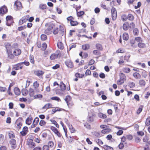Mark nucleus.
Returning a JSON list of instances; mask_svg holds the SVG:
<instances>
[{"label":"nucleus","mask_w":150,"mask_h":150,"mask_svg":"<svg viewBox=\"0 0 150 150\" xmlns=\"http://www.w3.org/2000/svg\"><path fill=\"white\" fill-rule=\"evenodd\" d=\"M51 129L54 132L55 134H57L58 137H61V135L60 133L55 127H51Z\"/></svg>","instance_id":"nucleus-9"},{"label":"nucleus","mask_w":150,"mask_h":150,"mask_svg":"<svg viewBox=\"0 0 150 150\" xmlns=\"http://www.w3.org/2000/svg\"><path fill=\"white\" fill-rule=\"evenodd\" d=\"M117 53H123L125 52V51L122 49H119L116 51V52Z\"/></svg>","instance_id":"nucleus-57"},{"label":"nucleus","mask_w":150,"mask_h":150,"mask_svg":"<svg viewBox=\"0 0 150 150\" xmlns=\"http://www.w3.org/2000/svg\"><path fill=\"white\" fill-rule=\"evenodd\" d=\"M71 98L69 96H67L64 99L65 101L68 105V103L69 102L71 101Z\"/></svg>","instance_id":"nucleus-30"},{"label":"nucleus","mask_w":150,"mask_h":150,"mask_svg":"<svg viewBox=\"0 0 150 150\" xmlns=\"http://www.w3.org/2000/svg\"><path fill=\"white\" fill-rule=\"evenodd\" d=\"M96 48L100 50H102L103 49V47L101 45L99 44H96Z\"/></svg>","instance_id":"nucleus-37"},{"label":"nucleus","mask_w":150,"mask_h":150,"mask_svg":"<svg viewBox=\"0 0 150 150\" xmlns=\"http://www.w3.org/2000/svg\"><path fill=\"white\" fill-rule=\"evenodd\" d=\"M145 123L147 126H149L150 125V117H149L146 119Z\"/></svg>","instance_id":"nucleus-46"},{"label":"nucleus","mask_w":150,"mask_h":150,"mask_svg":"<svg viewBox=\"0 0 150 150\" xmlns=\"http://www.w3.org/2000/svg\"><path fill=\"white\" fill-rule=\"evenodd\" d=\"M22 120V118L21 117H19L18 119L17 120L16 123H17V126L18 127V128L19 129L21 128V126H22V123L21 122H18V121H21Z\"/></svg>","instance_id":"nucleus-14"},{"label":"nucleus","mask_w":150,"mask_h":150,"mask_svg":"<svg viewBox=\"0 0 150 150\" xmlns=\"http://www.w3.org/2000/svg\"><path fill=\"white\" fill-rule=\"evenodd\" d=\"M28 128L27 127H24L22 131L20 132L21 134L23 136H25L27 134Z\"/></svg>","instance_id":"nucleus-11"},{"label":"nucleus","mask_w":150,"mask_h":150,"mask_svg":"<svg viewBox=\"0 0 150 150\" xmlns=\"http://www.w3.org/2000/svg\"><path fill=\"white\" fill-rule=\"evenodd\" d=\"M59 30V29L58 28H54L53 33L54 35H56L58 33Z\"/></svg>","instance_id":"nucleus-47"},{"label":"nucleus","mask_w":150,"mask_h":150,"mask_svg":"<svg viewBox=\"0 0 150 150\" xmlns=\"http://www.w3.org/2000/svg\"><path fill=\"white\" fill-rule=\"evenodd\" d=\"M43 150H49V146L47 145H44L42 148Z\"/></svg>","instance_id":"nucleus-63"},{"label":"nucleus","mask_w":150,"mask_h":150,"mask_svg":"<svg viewBox=\"0 0 150 150\" xmlns=\"http://www.w3.org/2000/svg\"><path fill=\"white\" fill-rule=\"evenodd\" d=\"M138 46L141 48L145 47L146 45L142 42H139L138 44Z\"/></svg>","instance_id":"nucleus-32"},{"label":"nucleus","mask_w":150,"mask_h":150,"mask_svg":"<svg viewBox=\"0 0 150 150\" xmlns=\"http://www.w3.org/2000/svg\"><path fill=\"white\" fill-rule=\"evenodd\" d=\"M93 119L92 116H89L87 119V121L89 122H91L93 121Z\"/></svg>","instance_id":"nucleus-51"},{"label":"nucleus","mask_w":150,"mask_h":150,"mask_svg":"<svg viewBox=\"0 0 150 150\" xmlns=\"http://www.w3.org/2000/svg\"><path fill=\"white\" fill-rule=\"evenodd\" d=\"M139 84L140 86H144L146 84L145 81L142 79L140 80L139 81Z\"/></svg>","instance_id":"nucleus-24"},{"label":"nucleus","mask_w":150,"mask_h":150,"mask_svg":"<svg viewBox=\"0 0 150 150\" xmlns=\"http://www.w3.org/2000/svg\"><path fill=\"white\" fill-rule=\"evenodd\" d=\"M128 85L130 88H133L135 86V84L132 82H129L128 83Z\"/></svg>","instance_id":"nucleus-35"},{"label":"nucleus","mask_w":150,"mask_h":150,"mask_svg":"<svg viewBox=\"0 0 150 150\" xmlns=\"http://www.w3.org/2000/svg\"><path fill=\"white\" fill-rule=\"evenodd\" d=\"M134 77L136 79H139L140 78V74L137 72H135L133 74Z\"/></svg>","instance_id":"nucleus-34"},{"label":"nucleus","mask_w":150,"mask_h":150,"mask_svg":"<svg viewBox=\"0 0 150 150\" xmlns=\"http://www.w3.org/2000/svg\"><path fill=\"white\" fill-rule=\"evenodd\" d=\"M14 5L16 7H15V10L16 11L20 10L22 8V6L21 3L19 1H16L14 3Z\"/></svg>","instance_id":"nucleus-4"},{"label":"nucleus","mask_w":150,"mask_h":150,"mask_svg":"<svg viewBox=\"0 0 150 150\" xmlns=\"http://www.w3.org/2000/svg\"><path fill=\"white\" fill-rule=\"evenodd\" d=\"M41 38L42 40L44 41L46 40L47 36L45 35L42 34L41 36Z\"/></svg>","instance_id":"nucleus-49"},{"label":"nucleus","mask_w":150,"mask_h":150,"mask_svg":"<svg viewBox=\"0 0 150 150\" xmlns=\"http://www.w3.org/2000/svg\"><path fill=\"white\" fill-rule=\"evenodd\" d=\"M84 13V12L83 11H80L79 12H77V15L78 17H80L83 15Z\"/></svg>","instance_id":"nucleus-44"},{"label":"nucleus","mask_w":150,"mask_h":150,"mask_svg":"<svg viewBox=\"0 0 150 150\" xmlns=\"http://www.w3.org/2000/svg\"><path fill=\"white\" fill-rule=\"evenodd\" d=\"M30 97H32L34 96L35 93L33 89V88H30L28 91Z\"/></svg>","instance_id":"nucleus-26"},{"label":"nucleus","mask_w":150,"mask_h":150,"mask_svg":"<svg viewBox=\"0 0 150 150\" xmlns=\"http://www.w3.org/2000/svg\"><path fill=\"white\" fill-rule=\"evenodd\" d=\"M45 26L47 28L45 30V33L47 35L50 34L52 33L51 30L54 26V25L53 24L47 23L45 24Z\"/></svg>","instance_id":"nucleus-1"},{"label":"nucleus","mask_w":150,"mask_h":150,"mask_svg":"<svg viewBox=\"0 0 150 150\" xmlns=\"http://www.w3.org/2000/svg\"><path fill=\"white\" fill-rule=\"evenodd\" d=\"M39 85V84L38 83L37 81H36L34 82L33 83V86H34L35 88L36 89L38 88Z\"/></svg>","instance_id":"nucleus-56"},{"label":"nucleus","mask_w":150,"mask_h":150,"mask_svg":"<svg viewBox=\"0 0 150 150\" xmlns=\"http://www.w3.org/2000/svg\"><path fill=\"white\" fill-rule=\"evenodd\" d=\"M84 76V74H80L78 73H76L75 74V76L77 78L79 77V78H82Z\"/></svg>","instance_id":"nucleus-43"},{"label":"nucleus","mask_w":150,"mask_h":150,"mask_svg":"<svg viewBox=\"0 0 150 150\" xmlns=\"http://www.w3.org/2000/svg\"><path fill=\"white\" fill-rule=\"evenodd\" d=\"M8 136L9 137L11 138H14L15 137V135L12 132H9L8 133Z\"/></svg>","instance_id":"nucleus-59"},{"label":"nucleus","mask_w":150,"mask_h":150,"mask_svg":"<svg viewBox=\"0 0 150 150\" xmlns=\"http://www.w3.org/2000/svg\"><path fill=\"white\" fill-rule=\"evenodd\" d=\"M59 55V54H53L50 56V58L51 60H53L57 58Z\"/></svg>","instance_id":"nucleus-17"},{"label":"nucleus","mask_w":150,"mask_h":150,"mask_svg":"<svg viewBox=\"0 0 150 150\" xmlns=\"http://www.w3.org/2000/svg\"><path fill=\"white\" fill-rule=\"evenodd\" d=\"M133 33L134 35H137L139 33L138 30L137 28H134L133 30Z\"/></svg>","instance_id":"nucleus-54"},{"label":"nucleus","mask_w":150,"mask_h":150,"mask_svg":"<svg viewBox=\"0 0 150 150\" xmlns=\"http://www.w3.org/2000/svg\"><path fill=\"white\" fill-rule=\"evenodd\" d=\"M122 71L124 72L125 73H128L130 72L131 70L129 68L127 67H125L123 68L122 69Z\"/></svg>","instance_id":"nucleus-27"},{"label":"nucleus","mask_w":150,"mask_h":150,"mask_svg":"<svg viewBox=\"0 0 150 150\" xmlns=\"http://www.w3.org/2000/svg\"><path fill=\"white\" fill-rule=\"evenodd\" d=\"M32 120L33 118L31 117H28L25 121L26 124L28 125H30L32 123Z\"/></svg>","instance_id":"nucleus-16"},{"label":"nucleus","mask_w":150,"mask_h":150,"mask_svg":"<svg viewBox=\"0 0 150 150\" xmlns=\"http://www.w3.org/2000/svg\"><path fill=\"white\" fill-rule=\"evenodd\" d=\"M84 127H86V128L88 129H90L91 128V127L90 125L87 123H85L84 124Z\"/></svg>","instance_id":"nucleus-48"},{"label":"nucleus","mask_w":150,"mask_h":150,"mask_svg":"<svg viewBox=\"0 0 150 150\" xmlns=\"http://www.w3.org/2000/svg\"><path fill=\"white\" fill-rule=\"evenodd\" d=\"M39 7L40 9L44 10L46 8V5L45 4H40Z\"/></svg>","instance_id":"nucleus-50"},{"label":"nucleus","mask_w":150,"mask_h":150,"mask_svg":"<svg viewBox=\"0 0 150 150\" xmlns=\"http://www.w3.org/2000/svg\"><path fill=\"white\" fill-rule=\"evenodd\" d=\"M52 105L50 103L46 104L44 106H43L42 109H46V110L49 108H52Z\"/></svg>","instance_id":"nucleus-13"},{"label":"nucleus","mask_w":150,"mask_h":150,"mask_svg":"<svg viewBox=\"0 0 150 150\" xmlns=\"http://www.w3.org/2000/svg\"><path fill=\"white\" fill-rule=\"evenodd\" d=\"M14 91L15 94L16 95L18 96L21 93V91L19 88L18 87H15L14 89Z\"/></svg>","instance_id":"nucleus-18"},{"label":"nucleus","mask_w":150,"mask_h":150,"mask_svg":"<svg viewBox=\"0 0 150 150\" xmlns=\"http://www.w3.org/2000/svg\"><path fill=\"white\" fill-rule=\"evenodd\" d=\"M98 115L100 118L105 119L106 118L107 116L106 115L101 112H99L98 113Z\"/></svg>","instance_id":"nucleus-21"},{"label":"nucleus","mask_w":150,"mask_h":150,"mask_svg":"<svg viewBox=\"0 0 150 150\" xmlns=\"http://www.w3.org/2000/svg\"><path fill=\"white\" fill-rule=\"evenodd\" d=\"M21 53V50L19 49H15L13 52V54L15 56L19 55Z\"/></svg>","instance_id":"nucleus-15"},{"label":"nucleus","mask_w":150,"mask_h":150,"mask_svg":"<svg viewBox=\"0 0 150 150\" xmlns=\"http://www.w3.org/2000/svg\"><path fill=\"white\" fill-rule=\"evenodd\" d=\"M93 54L96 55H99L100 54V52L98 50H95L93 51Z\"/></svg>","instance_id":"nucleus-39"},{"label":"nucleus","mask_w":150,"mask_h":150,"mask_svg":"<svg viewBox=\"0 0 150 150\" xmlns=\"http://www.w3.org/2000/svg\"><path fill=\"white\" fill-rule=\"evenodd\" d=\"M50 121L52 122V123L57 128H59V125L58 124L57 122L54 120H50Z\"/></svg>","instance_id":"nucleus-45"},{"label":"nucleus","mask_w":150,"mask_h":150,"mask_svg":"<svg viewBox=\"0 0 150 150\" xmlns=\"http://www.w3.org/2000/svg\"><path fill=\"white\" fill-rule=\"evenodd\" d=\"M70 24L72 26H75L77 25L78 23L77 21H73L71 22H70Z\"/></svg>","instance_id":"nucleus-40"},{"label":"nucleus","mask_w":150,"mask_h":150,"mask_svg":"<svg viewBox=\"0 0 150 150\" xmlns=\"http://www.w3.org/2000/svg\"><path fill=\"white\" fill-rule=\"evenodd\" d=\"M103 148L105 150H113V148L112 147L106 145L104 146Z\"/></svg>","instance_id":"nucleus-31"},{"label":"nucleus","mask_w":150,"mask_h":150,"mask_svg":"<svg viewBox=\"0 0 150 150\" xmlns=\"http://www.w3.org/2000/svg\"><path fill=\"white\" fill-rule=\"evenodd\" d=\"M16 143V140L14 139H12L10 140V144L11 145V148L13 149H15L16 146L15 145Z\"/></svg>","instance_id":"nucleus-12"},{"label":"nucleus","mask_w":150,"mask_h":150,"mask_svg":"<svg viewBox=\"0 0 150 150\" xmlns=\"http://www.w3.org/2000/svg\"><path fill=\"white\" fill-rule=\"evenodd\" d=\"M35 98H42V96L41 94L36 95L34 96Z\"/></svg>","instance_id":"nucleus-61"},{"label":"nucleus","mask_w":150,"mask_h":150,"mask_svg":"<svg viewBox=\"0 0 150 150\" xmlns=\"http://www.w3.org/2000/svg\"><path fill=\"white\" fill-rule=\"evenodd\" d=\"M27 145L28 146L31 148H33L35 146V143L33 142V140L31 139H29L28 141Z\"/></svg>","instance_id":"nucleus-7"},{"label":"nucleus","mask_w":150,"mask_h":150,"mask_svg":"<svg viewBox=\"0 0 150 150\" xmlns=\"http://www.w3.org/2000/svg\"><path fill=\"white\" fill-rule=\"evenodd\" d=\"M67 19L68 21L71 22L74 20V18L72 16H70L68 17Z\"/></svg>","instance_id":"nucleus-52"},{"label":"nucleus","mask_w":150,"mask_h":150,"mask_svg":"<svg viewBox=\"0 0 150 150\" xmlns=\"http://www.w3.org/2000/svg\"><path fill=\"white\" fill-rule=\"evenodd\" d=\"M21 63H22V67H23V64L25 65L26 66H28L29 65L30 63L28 62L25 61L23 62H21Z\"/></svg>","instance_id":"nucleus-60"},{"label":"nucleus","mask_w":150,"mask_h":150,"mask_svg":"<svg viewBox=\"0 0 150 150\" xmlns=\"http://www.w3.org/2000/svg\"><path fill=\"white\" fill-rule=\"evenodd\" d=\"M121 19L122 21H125L127 20V16L125 15H122L121 16Z\"/></svg>","instance_id":"nucleus-64"},{"label":"nucleus","mask_w":150,"mask_h":150,"mask_svg":"<svg viewBox=\"0 0 150 150\" xmlns=\"http://www.w3.org/2000/svg\"><path fill=\"white\" fill-rule=\"evenodd\" d=\"M57 46L58 48L61 50H62L64 49V45L61 42H58L57 43Z\"/></svg>","instance_id":"nucleus-22"},{"label":"nucleus","mask_w":150,"mask_h":150,"mask_svg":"<svg viewBox=\"0 0 150 150\" xmlns=\"http://www.w3.org/2000/svg\"><path fill=\"white\" fill-rule=\"evenodd\" d=\"M112 17L113 20L116 19L117 17V11L115 8L112 7L111 9Z\"/></svg>","instance_id":"nucleus-6"},{"label":"nucleus","mask_w":150,"mask_h":150,"mask_svg":"<svg viewBox=\"0 0 150 150\" xmlns=\"http://www.w3.org/2000/svg\"><path fill=\"white\" fill-rule=\"evenodd\" d=\"M129 35L127 33H124L123 35V38L124 40H127L129 39Z\"/></svg>","instance_id":"nucleus-28"},{"label":"nucleus","mask_w":150,"mask_h":150,"mask_svg":"<svg viewBox=\"0 0 150 150\" xmlns=\"http://www.w3.org/2000/svg\"><path fill=\"white\" fill-rule=\"evenodd\" d=\"M5 47L6 49V52L11 51L12 46L10 43H6L5 45Z\"/></svg>","instance_id":"nucleus-10"},{"label":"nucleus","mask_w":150,"mask_h":150,"mask_svg":"<svg viewBox=\"0 0 150 150\" xmlns=\"http://www.w3.org/2000/svg\"><path fill=\"white\" fill-rule=\"evenodd\" d=\"M39 119L38 117H36L34 119L33 122L35 123L36 124H37L39 122Z\"/></svg>","instance_id":"nucleus-62"},{"label":"nucleus","mask_w":150,"mask_h":150,"mask_svg":"<svg viewBox=\"0 0 150 150\" xmlns=\"http://www.w3.org/2000/svg\"><path fill=\"white\" fill-rule=\"evenodd\" d=\"M128 23H125L123 25V28L125 30H127L128 29Z\"/></svg>","instance_id":"nucleus-33"},{"label":"nucleus","mask_w":150,"mask_h":150,"mask_svg":"<svg viewBox=\"0 0 150 150\" xmlns=\"http://www.w3.org/2000/svg\"><path fill=\"white\" fill-rule=\"evenodd\" d=\"M6 53L7 54L8 57V58L11 59H13L14 56L12 54L11 51H9L8 52H6Z\"/></svg>","instance_id":"nucleus-23"},{"label":"nucleus","mask_w":150,"mask_h":150,"mask_svg":"<svg viewBox=\"0 0 150 150\" xmlns=\"http://www.w3.org/2000/svg\"><path fill=\"white\" fill-rule=\"evenodd\" d=\"M59 86L61 89L63 91L65 90L66 88V86L62 82H60Z\"/></svg>","instance_id":"nucleus-20"},{"label":"nucleus","mask_w":150,"mask_h":150,"mask_svg":"<svg viewBox=\"0 0 150 150\" xmlns=\"http://www.w3.org/2000/svg\"><path fill=\"white\" fill-rule=\"evenodd\" d=\"M46 122L43 120H40L39 123V125L41 126H43L45 125Z\"/></svg>","instance_id":"nucleus-55"},{"label":"nucleus","mask_w":150,"mask_h":150,"mask_svg":"<svg viewBox=\"0 0 150 150\" xmlns=\"http://www.w3.org/2000/svg\"><path fill=\"white\" fill-rule=\"evenodd\" d=\"M121 74L123 75V76L122 78H120L119 81H117V84L119 85H120L123 83L125 80L126 77L125 75L122 73Z\"/></svg>","instance_id":"nucleus-8"},{"label":"nucleus","mask_w":150,"mask_h":150,"mask_svg":"<svg viewBox=\"0 0 150 150\" xmlns=\"http://www.w3.org/2000/svg\"><path fill=\"white\" fill-rule=\"evenodd\" d=\"M51 99L52 100H57L58 102H60L61 101L60 98L57 96L52 97Z\"/></svg>","instance_id":"nucleus-38"},{"label":"nucleus","mask_w":150,"mask_h":150,"mask_svg":"<svg viewBox=\"0 0 150 150\" xmlns=\"http://www.w3.org/2000/svg\"><path fill=\"white\" fill-rule=\"evenodd\" d=\"M110 129L107 128L103 129L101 131V133L103 134H107L110 132L111 131Z\"/></svg>","instance_id":"nucleus-25"},{"label":"nucleus","mask_w":150,"mask_h":150,"mask_svg":"<svg viewBox=\"0 0 150 150\" xmlns=\"http://www.w3.org/2000/svg\"><path fill=\"white\" fill-rule=\"evenodd\" d=\"M7 7L5 6H3L0 8V15L2 16L7 12Z\"/></svg>","instance_id":"nucleus-5"},{"label":"nucleus","mask_w":150,"mask_h":150,"mask_svg":"<svg viewBox=\"0 0 150 150\" xmlns=\"http://www.w3.org/2000/svg\"><path fill=\"white\" fill-rule=\"evenodd\" d=\"M127 18L128 20L130 21H132L134 20V17L132 14H129L128 15Z\"/></svg>","instance_id":"nucleus-36"},{"label":"nucleus","mask_w":150,"mask_h":150,"mask_svg":"<svg viewBox=\"0 0 150 150\" xmlns=\"http://www.w3.org/2000/svg\"><path fill=\"white\" fill-rule=\"evenodd\" d=\"M22 63H19L13 66L12 69L18 70L21 69L23 68Z\"/></svg>","instance_id":"nucleus-2"},{"label":"nucleus","mask_w":150,"mask_h":150,"mask_svg":"<svg viewBox=\"0 0 150 150\" xmlns=\"http://www.w3.org/2000/svg\"><path fill=\"white\" fill-rule=\"evenodd\" d=\"M47 47V45L45 43H44L42 44V51L45 50Z\"/></svg>","instance_id":"nucleus-42"},{"label":"nucleus","mask_w":150,"mask_h":150,"mask_svg":"<svg viewBox=\"0 0 150 150\" xmlns=\"http://www.w3.org/2000/svg\"><path fill=\"white\" fill-rule=\"evenodd\" d=\"M90 46L88 44H86L82 45V49L85 50H88L90 48Z\"/></svg>","instance_id":"nucleus-19"},{"label":"nucleus","mask_w":150,"mask_h":150,"mask_svg":"<svg viewBox=\"0 0 150 150\" xmlns=\"http://www.w3.org/2000/svg\"><path fill=\"white\" fill-rule=\"evenodd\" d=\"M69 128L71 132L74 133L75 132V129L74 128L72 127V125L69 126Z\"/></svg>","instance_id":"nucleus-58"},{"label":"nucleus","mask_w":150,"mask_h":150,"mask_svg":"<svg viewBox=\"0 0 150 150\" xmlns=\"http://www.w3.org/2000/svg\"><path fill=\"white\" fill-rule=\"evenodd\" d=\"M56 93L57 95H62L63 94L62 92L63 91L61 89H57L56 90Z\"/></svg>","instance_id":"nucleus-29"},{"label":"nucleus","mask_w":150,"mask_h":150,"mask_svg":"<svg viewBox=\"0 0 150 150\" xmlns=\"http://www.w3.org/2000/svg\"><path fill=\"white\" fill-rule=\"evenodd\" d=\"M96 142L99 145H103V142L100 139H98L96 141Z\"/></svg>","instance_id":"nucleus-53"},{"label":"nucleus","mask_w":150,"mask_h":150,"mask_svg":"<svg viewBox=\"0 0 150 150\" xmlns=\"http://www.w3.org/2000/svg\"><path fill=\"white\" fill-rule=\"evenodd\" d=\"M29 18V15H26V16L23 17L22 18L23 20V21L24 23L25 22L28 20Z\"/></svg>","instance_id":"nucleus-41"},{"label":"nucleus","mask_w":150,"mask_h":150,"mask_svg":"<svg viewBox=\"0 0 150 150\" xmlns=\"http://www.w3.org/2000/svg\"><path fill=\"white\" fill-rule=\"evenodd\" d=\"M6 24L8 26H10L13 22V17L11 16H8L6 17Z\"/></svg>","instance_id":"nucleus-3"}]
</instances>
